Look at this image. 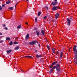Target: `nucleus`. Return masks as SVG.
I'll list each match as a JSON object with an SVG mask.
<instances>
[{
  "mask_svg": "<svg viewBox=\"0 0 77 77\" xmlns=\"http://www.w3.org/2000/svg\"><path fill=\"white\" fill-rule=\"evenodd\" d=\"M59 8V7H54L52 9V11H55V10H57Z\"/></svg>",
  "mask_w": 77,
  "mask_h": 77,
  "instance_id": "5",
  "label": "nucleus"
},
{
  "mask_svg": "<svg viewBox=\"0 0 77 77\" xmlns=\"http://www.w3.org/2000/svg\"><path fill=\"white\" fill-rule=\"evenodd\" d=\"M54 54H55V53H54V54H53V53H52V54H53V55H54Z\"/></svg>",
  "mask_w": 77,
  "mask_h": 77,
  "instance_id": "47",
  "label": "nucleus"
},
{
  "mask_svg": "<svg viewBox=\"0 0 77 77\" xmlns=\"http://www.w3.org/2000/svg\"><path fill=\"white\" fill-rule=\"evenodd\" d=\"M5 30H8V27H6L5 28Z\"/></svg>",
  "mask_w": 77,
  "mask_h": 77,
  "instance_id": "38",
  "label": "nucleus"
},
{
  "mask_svg": "<svg viewBox=\"0 0 77 77\" xmlns=\"http://www.w3.org/2000/svg\"><path fill=\"white\" fill-rule=\"evenodd\" d=\"M47 18V16H45L44 17V19H46Z\"/></svg>",
  "mask_w": 77,
  "mask_h": 77,
  "instance_id": "34",
  "label": "nucleus"
},
{
  "mask_svg": "<svg viewBox=\"0 0 77 77\" xmlns=\"http://www.w3.org/2000/svg\"><path fill=\"white\" fill-rule=\"evenodd\" d=\"M38 18L37 17H35V22H38V21L37 20V19Z\"/></svg>",
  "mask_w": 77,
  "mask_h": 77,
  "instance_id": "28",
  "label": "nucleus"
},
{
  "mask_svg": "<svg viewBox=\"0 0 77 77\" xmlns=\"http://www.w3.org/2000/svg\"><path fill=\"white\" fill-rule=\"evenodd\" d=\"M57 3V2H53L51 3V5L52 6H55Z\"/></svg>",
  "mask_w": 77,
  "mask_h": 77,
  "instance_id": "8",
  "label": "nucleus"
},
{
  "mask_svg": "<svg viewBox=\"0 0 77 77\" xmlns=\"http://www.w3.org/2000/svg\"><path fill=\"white\" fill-rule=\"evenodd\" d=\"M25 57H26V58H28V59H29V58H30V59L33 58V57L31 56H25Z\"/></svg>",
  "mask_w": 77,
  "mask_h": 77,
  "instance_id": "12",
  "label": "nucleus"
},
{
  "mask_svg": "<svg viewBox=\"0 0 77 77\" xmlns=\"http://www.w3.org/2000/svg\"><path fill=\"white\" fill-rule=\"evenodd\" d=\"M47 48L48 50H50V46L48 45L47 46Z\"/></svg>",
  "mask_w": 77,
  "mask_h": 77,
  "instance_id": "23",
  "label": "nucleus"
},
{
  "mask_svg": "<svg viewBox=\"0 0 77 77\" xmlns=\"http://www.w3.org/2000/svg\"><path fill=\"white\" fill-rule=\"evenodd\" d=\"M8 9H10V10H13L14 8L13 7H9L8 8Z\"/></svg>",
  "mask_w": 77,
  "mask_h": 77,
  "instance_id": "18",
  "label": "nucleus"
},
{
  "mask_svg": "<svg viewBox=\"0 0 77 77\" xmlns=\"http://www.w3.org/2000/svg\"><path fill=\"white\" fill-rule=\"evenodd\" d=\"M45 31H44V30H42L41 31V33H42V35H45Z\"/></svg>",
  "mask_w": 77,
  "mask_h": 77,
  "instance_id": "11",
  "label": "nucleus"
},
{
  "mask_svg": "<svg viewBox=\"0 0 77 77\" xmlns=\"http://www.w3.org/2000/svg\"><path fill=\"white\" fill-rule=\"evenodd\" d=\"M59 15H60V14H59V13H57L55 14V15L56 19H57V18H58L59 17Z\"/></svg>",
  "mask_w": 77,
  "mask_h": 77,
  "instance_id": "6",
  "label": "nucleus"
},
{
  "mask_svg": "<svg viewBox=\"0 0 77 77\" xmlns=\"http://www.w3.org/2000/svg\"><path fill=\"white\" fill-rule=\"evenodd\" d=\"M73 17H71L70 18V19H71V20H72V19Z\"/></svg>",
  "mask_w": 77,
  "mask_h": 77,
  "instance_id": "41",
  "label": "nucleus"
},
{
  "mask_svg": "<svg viewBox=\"0 0 77 77\" xmlns=\"http://www.w3.org/2000/svg\"><path fill=\"white\" fill-rule=\"evenodd\" d=\"M36 32L37 35V36H39V32H38L37 31H36Z\"/></svg>",
  "mask_w": 77,
  "mask_h": 77,
  "instance_id": "17",
  "label": "nucleus"
},
{
  "mask_svg": "<svg viewBox=\"0 0 77 77\" xmlns=\"http://www.w3.org/2000/svg\"><path fill=\"white\" fill-rule=\"evenodd\" d=\"M11 51H12V50L11 49L10 50H8L7 51V53L8 54H9L10 53H11Z\"/></svg>",
  "mask_w": 77,
  "mask_h": 77,
  "instance_id": "10",
  "label": "nucleus"
},
{
  "mask_svg": "<svg viewBox=\"0 0 77 77\" xmlns=\"http://www.w3.org/2000/svg\"><path fill=\"white\" fill-rule=\"evenodd\" d=\"M42 57V55H39V57Z\"/></svg>",
  "mask_w": 77,
  "mask_h": 77,
  "instance_id": "35",
  "label": "nucleus"
},
{
  "mask_svg": "<svg viewBox=\"0 0 77 77\" xmlns=\"http://www.w3.org/2000/svg\"><path fill=\"white\" fill-rule=\"evenodd\" d=\"M3 40H1L0 41V43H2V42H3Z\"/></svg>",
  "mask_w": 77,
  "mask_h": 77,
  "instance_id": "32",
  "label": "nucleus"
},
{
  "mask_svg": "<svg viewBox=\"0 0 77 77\" xmlns=\"http://www.w3.org/2000/svg\"><path fill=\"white\" fill-rule=\"evenodd\" d=\"M19 2H17L16 4V5H15V8H16V6H17V5H18V3Z\"/></svg>",
  "mask_w": 77,
  "mask_h": 77,
  "instance_id": "36",
  "label": "nucleus"
},
{
  "mask_svg": "<svg viewBox=\"0 0 77 77\" xmlns=\"http://www.w3.org/2000/svg\"><path fill=\"white\" fill-rule=\"evenodd\" d=\"M20 47L19 46H18L15 48V50H18V49Z\"/></svg>",
  "mask_w": 77,
  "mask_h": 77,
  "instance_id": "14",
  "label": "nucleus"
},
{
  "mask_svg": "<svg viewBox=\"0 0 77 77\" xmlns=\"http://www.w3.org/2000/svg\"><path fill=\"white\" fill-rule=\"evenodd\" d=\"M36 56L37 58H38L39 57V55L38 54L36 55Z\"/></svg>",
  "mask_w": 77,
  "mask_h": 77,
  "instance_id": "31",
  "label": "nucleus"
},
{
  "mask_svg": "<svg viewBox=\"0 0 77 77\" xmlns=\"http://www.w3.org/2000/svg\"><path fill=\"white\" fill-rule=\"evenodd\" d=\"M55 53H56L55 54H56V55H57V54H59V50L57 51L56 52H55Z\"/></svg>",
  "mask_w": 77,
  "mask_h": 77,
  "instance_id": "19",
  "label": "nucleus"
},
{
  "mask_svg": "<svg viewBox=\"0 0 77 77\" xmlns=\"http://www.w3.org/2000/svg\"><path fill=\"white\" fill-rule=\"evenodd\" d=\"M53 69L52 68L51 69V72H53Z\"/></svg>",
  "mask_w": 77,
  "mask_h": 77,
  "instance_id": "30",
  "label": "nucleus"
},
{
  "mask_svg": "<svg viewBox=\"0 0 77 77\" xmlns=\"http://www.w3.org/2000/svg\"><path fill=\"white\" fill-rule=\"evenodd\" d=\"M12 41H11L10 42V45H12Z\"/></svg>",
  "mask_w": 77,
  "mask_h": 77,
  "instance_id": "25",
  "label": "nucleus"
},
{
  "mask_svg": "<svg viewBox=\"0 0 77 77\" xmlns=\"http://www.w3.org/2000/svg\"><path fill=\"white\" fill-rule=\"evenodd\" d=\"M57 63V61L56 62H53V63H52V64L54 65H55L56 63Z\"/></svg>",
  "mask_w": 77,
  "mask_h": 77,
  "instance_id": "21",
  "label": "nucleus"
},
{
  "mask_svg": "<svg viewBox=\"0 0 77 77\" xmlns=\"http://www.w3.org/2000/svg\"><path fill=\"white\" fill-rule=\"evenodd\" d=\"M6 40L7 41H9L10 40V38L9 37H7L6 38Z\"/></svg>",
  "mask_w": 77,
  "mask_h": 77,
  "instance_id": "22",
  "label": "nucleus"
},
{
  "mask_svg": "<svg viewBox=\"0 0 77 77\" xmlns=\"http://www.w3.org/2000/svg\"><path fill=\"white\" fill-rule=\"evenodd\" d=\"M3 27H6V25L4 24L2 25Z\"/></svg>",
  "mask_w": 77,
  "mask_h": 77,
  "instance_id": "33",
  "label": "nucleus"
},
{
  "mask_svg": "<svg viewBox=\"0 0 77 77\" xmlns=\"http://www.w3.org/2000/svg\"><path fill=\"white\" fill-rule=\"evenodd\" d=\"M1 39H0V41H1Z\"/></svg>",
  "mask_w": 77,
  "mask_h": 77,
  "instance_id": "50",
  "label": "nucleus"
},
{
  "mask_svg": "<svg viewBox=\"0 0 77 77\" xmlns=\"http://www.w3.org/2000/svg\"><path fill=\"white\" fill-rule=\"evenodd\" d=\"M56 68V69L57 72H59L60 71V64H57L56 65V66H54L53 68H52V69H54Z\"/></svg>",
  "mask_w": 77,
  "mask_h": 77,
  "instance_id": "2",
  "label": "nucleus"
},
{
  "mask_svg": "<svg viewBox=\"0 0 77 77\" xmlns=\"http://www.w3.org/2000/svg\"><path fill=\"white\" fill-rule=\"evenodd\" d=\"M29 34H28L25 37V40H27V39H29Z\"/></svg>",
  "mask_w": 77,
  "mask_h": 77,
  "instance_id": "7",
  "label": "nucleus"
},
{
  "mask_svg": "<svg viewBox=\"0 0 77 77\" xmlns=\"http://www.w3.org/2000/svg\"><path fill=\"white\" fill-rule=\"evenodd\" d=\"M14 44H18V42H14Z\"/></svg>",
  "mask_w": 77,
  "mask_h": 77,
  "instance_id": "29",
  "label": "nucleus"
},
{
  "mask_svg": "<svg viewBox=\"0 0 77 77\" xmlns=\"http://www.w3.org/2000/svg\"><path fill=\"white\" fill-rule=\"evenodd\" d=\"M38 52V50H36L35 51V53H37V52Z\"/></svg>",
  "mask_w": 77,
  "mask_h": 77,
  "instance_id": "39",
  "label": "nucleus"
},
{
  "mask_svg": "<svg viewBox=\"0 0 77 77\" xmlns=\"http://www.w3.org/2000/svg\"><path fill=\"white\" fill-rule=\"evenodd\" d=\"M26 1H29V0H26Z\"/></svg>",
  "mask_w": 77,
  "mask_h": 77,
  "instance_id": "48",
  "label": "nucleus"
},
{
  "mask_svg": "<svg viewBox=\"0 0 77 77\" xmlns=\"http://www.w3.org/2000/svg\"><path fill=\"white\" fill-rule=\"evenodd\" d=\"M38 46H39V47H40V46H41V45H40L39 44H38Z\"/></svg>",
  "mask_w": 77,
  "mask_h": 77,
  "instance_id": "42",
  "label": "nucleus"
},
{
  "mask_svg": "<svg viewBox=\"0 0 77 77\" xmlns=\"http://www.w3.org/2000/svg\"><path fill=\"white\" fill-rule=\"evenodd\" d=\"M17 28L18 29H21V25H20L17 26Z\"/></svg>",
  "mask_w": 77,
  "mask_h": 77,
  "instance_id": "20",
  "label": "nucleus"
},
{
  "mask_svg": "<svg viewBox=\"0 0 77 77\" xmlns=\"http://www.w3.org/2000/svg\"><path fill=\"white\" fill-rule=\"evenodd\" d=\"M45 8H46V10H47V11H48V7L46 6L45 7Z\"/></svg>",
  "mask_w": 77,
  "mask_h": 77,
  "instance_id": "24",
  "label": "nucleus"
},
{
  "mask_svg": "<svg viewBox=\"0 0 77 77\" xmlns=\"http://www.w3.org/2000/svg\"><path fill=\"white\" fill-rule=\"evenodd\" d=\"M6 3V4H9V3H11V1L10 0H8V1H7Z\"/></svg>",
  "mask_w": 77,
  "mask_h": 77,
  "instance_id": "15",
  "label": "nucleus"
},
{
  "mask_svg": "<svg viewBox=\"0 0 77 77\" xmlns=\"http://www.w3.org/2000/svg\"><path fill=\"white\" fill-rule=\"evenodd\" d=\"M53 65L52 64L51 65L50 67V68H53Z\"/></svg>",
  "mask_w": 77,
  "mask_h": 77,
  "instance_id": "27",
  "label": "nucleus"
},
{
  "mask_svg": "<svg viewBox=\"0 0 77 77\" xmlns=\"http://www.w3.org/2000/svg\"><path fill=\"white\" fill-rule=\"evenodd\" d=\"M3 38V37L2 36H0V38L1 39H2Z\"/></svg>",
  "mask_w": 77,
  "mask_h": 77,
  "instance_id": "40",
  "label": "nucleus"
},
{
  "mask_svg": "<svg viewBox=\"0 0 77 77\" xmlns=\"http://www.w3.org/2000/svg\"><path fill=\"white\" fill-rule=\"evenodd\" d=\"M66 20L68 22L67 23L68 26H70V25H71V20H70V19L68 18H67Z\"/></svg>",
  "mask_w": 77,
  "mask_h": 77,
  "instance_id": "4",
  "label": "nucleus"
},
{
  "mask_svg": "<svg viewBox=\"0 0 77 77\" xmlns=\"http://www.w3.org/2000/svg\"><path fill=\"white\" fill-rule=\"evenodd\" d=\"M3 9V7H2V6L0 5V11H2Z\"/></svg>",
  "mask_w": 77,
  "mask_h": 77,
  "instance_id": "26",
  "label": "nucleus"
},
{
  "mask_svg": "<svg viewBox=\"0 0 77 77\" xmlns=\"http://www.w3.org/2000/svg\"><path fill=\"white\" fill-rule=\"evenodd\" d=\"M41 12H40V11H39L38 12V17H39V16H40V15H41Z\"/></svg>",
  "mask_w": 77,
  "mask_h": 77,
  "instance_id": "16",
  "label": "nucleus"
},
{
  "mask_svg": "<svg viewBox=\"0 0 77 77\" xmlns=\"http://www.w3.org/2000/svg\"><path fill=\"white\" fill-rule=\"evenodd\" d=\"M26 24H28V23L27 22L26 23Z\"/></svg>",
  "mask_w": 77,
  "mask_h": 77,
  "instance_id": "45",
  "label": "nucleus"
},
{
  "mask_svg": "<svg viewBox=\"0 0 77 77\" xmlns=\"http://www.w3.org/2000/svg\"><path fill=\"white\" fill-rule=\"evenodd\" d=\"M5 6V5H2V7H4Z\"/></svg>",
  "mask_w": 77,
  "mask_h": 77,
  "instance_id": "37",
  "label": "nucleus"
},
{
  "mask_svg": "<svg viewBox=\"0 0 77 77\" xmlns=\"http://www.w3.org/2000/svg\"><path fill=\"white\" fill-rule=\"evenodd\" d=\"M21 71H23V70H21Z\"/></svg>",
  "mask_w": 77,
  "mask_h": 77,
  "instance_id": "49",
  "label": "nucleus"
},
{
  "mask_svg": "<svg viewBox=\"0 0 77 77\" xmlns=\"http://www.w3.org/2000/svg\"><path fill=\"white\" fill-rule=\"evenodd\" d=\"M55 0V2H57V0Z\"/></svg>",
  "mask_w": 77,
  "mask_h": 77,
  "instance_id": "44",
  "label": "nucleus"
},
{
  "mask_svg": "<svg viewBox=\"0 0 77 77\" xmlns=\"http://www.w3.org/2000/svg\"><path fill=\"white\" fill-rule=\"evenodd\" d=\"M73 51H74L75 57L74 58L75 64V65L77 64V46L75 45L73 48Z\"/></svg>",
  "mask_w": 77,
  "mask_h": 77,
  "instance_id": "1",
  "label": "nucleus"
},
{
  "mask_svg": "<svg viewBox=\"0 0 77 77\" xmlns=\"http://www.w3.org/2000/svg\"><path fill=\"white\" fill-rule=\"evenodd\" d=\"M35 43H37V44H39V42L37 41H34L32 42H29V45H34Z\"/></svg>",
  "mask_w": 77,
  "mask_h": 77,
  "instance_id": "3",
  "label": "nucleus"
},
{
  "mask_svg": "<svg viewBox=\"0 0 77 77\" xmlns=\"http://www.w3.org/2000/svg\"><path fill=\"white\" fill-rule=\"evenodd\" d=\"M52 51H53V53H55V48H52Z\"/></svg>",
  "mask_w": 77,
  "mask_h": 77,
  "instance_id": "13",
  "label": "nucleus"
},
{
  "mask_svg": "<svg viewBox=\"0 0 77 77\" xmlns=\"http://www.w3.org/2000/svg\"><path fill=\"white\" fill-rule=\"evenodd\" d=\"M37 29V28H35V29L36 30Z\"/></svg>",
  "mask_w": 77,
  "mask_h": 77,
  "instance_id": "46",
  "label": "nucleus"
},
{
  "mask_svg": "<svg viewBox=\"0 0 77 77\" xmlns=\"http://www.w3.org/2000/svg\"><path fill=\"white\" fill-rule=\"evenodd\" d=\"M2 33H0V35H2Z\"/></svg>",
  "mask_w": 77,
  "mask_h": 77,
  "instance_id": "43",
  "label": "nucleus"
},
{
  "mask_svg": "<svg viewBox=\"0 0 77 77\" xmlns=\"http://www.w3.org/2000/svg\"><path fill=\"white\" fill-rule=\"evenodd\" d=\"M63 52H61L60 53V56L61 59H62V56H63Z\"/></svg>",
  "mask_w": 77,
  "mask_h": 77,
  "instance_id": "9",
  "label": "nucleus"
}]
</instances>
